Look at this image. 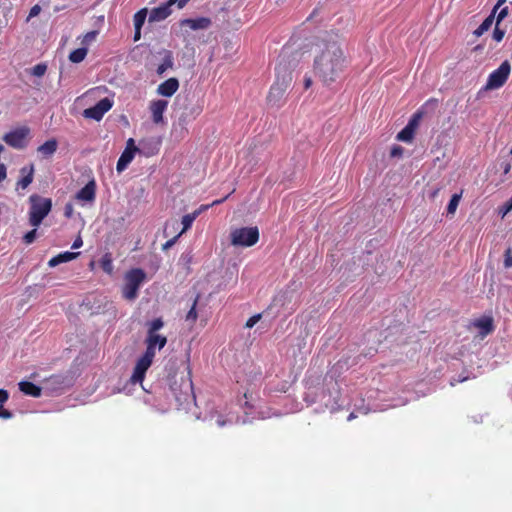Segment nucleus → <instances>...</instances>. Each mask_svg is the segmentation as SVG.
I'll return each instance as SVG.
<instances>
[{
  "mask_svg": "<svg viewBox=\"0 0 512 512\" xmlns=\"http://www.w3.org/2000/svg\"><path fill=\"white\" fill-rule=\"evenodd\" d=\"M141 38V28H134V41H138Z\"/></svg>",
  "mask_w": 512,
  "mask_h": 512,
  "instance_id": "obj_55",
  "label": "nucleus"
},
{
  "mask_svg": "<svg viewBox=\"0 0 512 512\" xmlns=\"http://www.w3.org/2000/svg\"><path fill=\"white\" fill-rule=\"evenodd\" d=\"M96 36H97V31H90V32L86 33V35L83 38V43L87 44V43L93 41Z\"/></svg>",
  "mask_w": 512,
  "mask_h": 512,
  "instance_id": "obj_45",
  "label": "nucleus"
},
{
  "mask_svg": "<svg viewBox=\"0 0 512 512\" xmlns=\"http://www.w3.org/2000/svg\"><path fill=\"white\" fill-rule=\"evenodd\" d=\"M9 398V394L7 392V390L5 389H0V404H3L4 402H6Z\"/></svg>",
  "mask_w": 512,
  "mask_h": 512,
  "instance_id": "obj_49",
  "label": "nucleus"
},
{
  "mask_svg": "<svg viewBox=\"0 0 512 512\" xmlns=\"http://www.w3.org/2000/svg\"><path fill=\"white\" fill-rule=\"evenodd\" d=\"M172 13V9L166 4L153 8L149 14V22H159L166 19Z\"/></svg>",
  "mask_w": 512,
  "mask_h": 512,
  "instance_id": "obj_15",
  "label": "nucleus"
},
{
  "mask_svg": "<svg viewBox=\"0 0 512 512\" xmlns=\"http://www.w3.org/2000/svg\"><path fill=\"white\" fill-rule=\"evenodd\" d=\"M262 317V314H256L252 317H250L247 322H246V327L247 328H252Z\"/></svg>",
  "mask_w": 512,
  "mask_h": 512,
  "instance_id": "obj_43",
  "label": "nucleus"
},
{
  "mask_svg": "<svg viewBox=\"0 0 512 512\" xmlns=\"http://www.w3.org/2000/svg\"><path fill=\"white\" fill-rule=\"evenodd\" d=\"M311 85H312V79L310 77L305 78V80H304L305 89H308Z\"/></svg>",
  "mask_w": 512,
  "mask_h": 512,
  "instance_id": "obj_57",
  "label": "nucleus"
},
{
  "mask_svg": "<svg viewBox=\"0 0 512 512\" xmlns=\"http://www.w3.org/2000/svg\"><path fill=\"white\" fill-rule=\"evenodd\" d=\"M482 47L480 45L476 46L475 49L476 50H480Z\"/></svg>",
  "mask_w": 512,
  "mask_h": 512,
  "instance_id": "obj_61",
  "label": "nucleus"
},
{
  "mask_svg": "<svg viewBox=\"0 0 512 512\" xmlns=\"http://www.w3.org/2000/svg\"><path fill=\"white\" fill-rule=\"evenodd\" d=\"M474 326L480 329L481 337H486L494 330L493 318L482 317L474 322Z\"/></svg>",
  "mask_w": 512,
  "mask_h": 512,
  "instance_id": "obj_19",
  "label": "nucleus"
},
{
  "mask_svg": "<svg viewBox=\"0 0 512 512\" xmlns=\"http://www.w3.org/2000/svg\"><path fill=\"white\" fill-rule=\"evenodd\" d=\"M145 343L151 344L156 349L161 350L167 344V337L160 334H147Z\"/></svg>",
  "mask_w": 512,
  "mask_h": 512,
  "instance_id": "obj_24",
  "label": "nucleus"
},
{
  "mask_svg": "<svg viewBox=\"0 0 512 512\" xmlns=\"http://www.w3.org/2000/svg\"><path fill=\"white\" fill-rule=\"evenodd\" d=\"M101 268L104 272L111 274L113 271V264L110 256L108 254H105L101 259Z\"/></svg>",
  "mask_w": 512,
  "mask_h": 512,
  "instance_id": "obj_32",
  "label": "nucleus"
},
{
  "mask_svg": "<svg viewBox=\"0 0 512 512\" xmlns=\"http://www.w3.org/2000/svg\"><path fill=\"white\" fill-rule=\"evenodd\" d=\"M182 27H189L192 30H205L208 29L211 26V20L207 17H200L196 19H183L181 21Z\"/></svg>",
  "mask_w": 512,
  "mask_h": 512,
  "instance_id": "obj_13",
  "label": "nucleus"
},
{
  "mask_svg": "<svg viewBox=\"0 0 512 512\" xmlns=\"http://www.w3.org/2000/svg\"><path fill=\"white\" fill-rule=\"evenodd\" d=\"M467 379H468L467 377H463V378H460V379L458 380V382H464V381H466Z\"/></svg>",
  "mask_w": 512,
  "mask_h": 512,
  "instance_id": "obj_60",
  "label": "nucleus"
},
{
  "mask_svg": "<svg viewBox=\"0 0 512 512\" xmlns=\"http://www.w3.org/2000/svg\"><path fill=\"white\" fill-rule=\"evenodd\" d=\"M275 1H276V3H279L281 0H275Z\"/></svg>",
  "mask_w": 512,
  "mask_h": 512,
  "instance_id": "obj_62",
  "label": "nucleus"
},
{
  "mask_svg": "<svg viewBox=\"0 0 512 512\" xmlns=\"http://www.w3.org/2000/svg\"><path fill=\"white\" fill-rule=\"evenodd\" d=\"M147 334H158L157 331L164 326V322L161 318H156L147 324Z\"/></svg>",
  "mask_w": 512,
  "mask_h": 512,
  "instance_id": "obj_31",
  "label": "nucleus"
},
{
  "mask_svg": "<svg viewBox=\"0 0 512 512\" xmlns=\"http://www.w3.org/2000/svg\"><path fill=\"white\" fill-rule=\"evenodd\" d=\"M189 0H168L165 2L171 9L172 6L177 4L178 8H183Z\"/></svg>",
  "mask_w": 512,
  "mask_h": 512,
  "instance_id": "obj_44",
  "label": "nucleus"
},
{
  "mask_svg": "<svg viewBox=\"0 0 512 512\" xmlns=\"http://www.w3.org/2000/svg\"><path fill=\"white\" fill-rule=\"evenodd\" d=\"M228 198V196H225L224 198L222 199H218V200H215L213 201L211 204L209 205H201L197 210H195L193 213H197V217L205 210H207L210 206H214V205H218V204H221L223 203L226 199Z\"/></svg>",
  "mask_w": 512,
  "mask_h": 512,
  "instance_id": "obj_36",
  "label": "nucleus"
},
{
  "mask_svg": "<svg viewBox=\"0 0 512 512\" xmlns=\"http://www.w3.org/2000/svg\"><path fill=\"white\" fill-rule=\"evenodd\" d=\"M461 197H462V193H455L452 195L449 203H448V206H447V214L448 215H454L456 210H457V207L459 205V202L461 200Z\"/></svg>",
  "mask_w": 512,
  "mask_h": 512,
  "instance_id": "obj_28",
  "label": "nucleus"
},
{
  "mask_svg": "<svg viewBox=\"0 0 512 512\" xmlns=\"http://www.w3.org/2000/svg\"><path fill=\"white\" fill-rule=\"evenodd\" d=\"M83 244V241L81 239V237L79 236L77 239L74 240L73 244H72V249H77V248H80Z\"/></svg>",
  "mask_w": 512,
  "mask_h": 512,
  "instance_id": "obj_54",
  "label": "nucleus"
},
{
  "mask_svg": "<svg viewBox=\"0 0 512 512\" xmlns=\"http://www.w3.org/2000/svg\"><path fill=\"white\" fill-rule=\"evenodd\" d=\"M231 244L234 246L250 247L259 240V230L255 227H241L234 229L231 234Z\"/></svg>",
  "mask_w": 512,
  "mask_h": 512,
  "instance_id": "obj_5",
  "label": "nucleus"
},
{
  "mask_svg": "<svg viewBox=\"0 0 512 512\" xmlns=\"http://www.w3.org/2000/svg\"><path fill=\"white\" fill-rule=\"evenodd\" d=\"M72 214V205L71 204H67L65 206V216L66 217H70Z\"/></svg>",
  "mask_w": 512,
  "mask_h": 512,
  "instance_id": "obj_56",
  "label": "nucleus"
},
{
  "mask_svg": "<svg viewBox=\"0 0 512 512\" xmlns=\"http://www.w3.org/2000/svg\"><path fill=\"white\" fill-rule=\"evenodd\" d=\"M12 416V413L9 410L4 409L3 404H0V418L10 419Z\"/></svg>",
  "mask_w": 512,
  "mask_h": 512,
  "instance_id": "obj_46",
  "label": "nucleus"
},
{
  "mask_svg": "<svg viewBox=\"0 0 512 512\" xmlns=\"http://www.w3.org/2000/svg\"><path fill=\"white\" fill-rule=\"evenodd\" d=\"M290 55L286 49H283L278 57V63L275 67L276 81L271 86L267 100L272 106H279L287 89L292 82V70L295 64L289 60Z\"/></svg>",
  "mask_w": 512,
  "mask_h": 512,
  "instance_id": "obj_2",
  "label": "nucleus"
},
{
  "mask_svg": "<svg viewBox=\"0 0 512 512\" xmlns=\"http://www.w3.org/2000/svg\"><path fill=\"white\" fill-rule=\"evenodd\" d=\"M508 13H509L508 7H504L500 10V12L498 13V15L496 17L497 26H499L500 23L507 17Z\"/></svg>",
  "mask_w": 512,
  "mask_h": 512,
  "instance_id": "obj_41",
  "label": "nucleus"
},
{
  "mask_svg": "<svg viewBox=\"0 0 512 512\" xmlns=\"http://www.w3.org/2000/svg\"><path fill=\"white\" fill-rule=\"evenodd\" d=\"M495 19L494 13H490L484 21L479 25V27L473 32L476 37L482 36L486 31L490 29Z\"/></svg>",
  "mask_w": 512,
  "mask_h": 512,
  "instance_id": "obj_25",
  "label": "nucleus"
},
{
  "mask_svg": "<svg viewBox=\"0 0 512 512\" xmlns=\"http://www.w3.org/2000/svg\"><path fill=\"white\" fill-rule=\"evenodd\" d=\"M79 254H80L79 252H70V251L62 252V253L52 257L48 262V266L53 268V267L58 266L59 264L69 262V261L77 258L79 256Z\"/></svg>",
  "mask_w": 512,
  "mask_h": 512,
  "instance_id": "obj_18",
  "label": "nucleus"
},
{
  "mask_svg": "<svg viewBox=\"0 0 512 512\" xmlns=\"http://www.w3.org/2000/svg\"><path fill=\"white\" fill-rule=\"evenodd\" d=\"M155 353H156V348L153 347L151 344H146V351L143 354V356L153 361V358L155 357Z\"/></svg>",
  "mask_w": 512,
  "mask_h": 512,
  "instance_id": "obj_39",
  "label": "nucleus"
},
{
  "mask_svg": "<svg viewBox=\"0 0 512 512\" xmlns=\"http://www.w3.org/2000/svg\"><path fill=\"white\" fill-rule=\"evenodd\" d=\"M511 210H512V197L503 205V207H502L503 215L507 214Z\"/></svg>",
  "mask_w": 512,
  "mask_h": 512,
  "instance_id": "obj_48",
  "label": "nucleus"
},
{
  "mask_svg": "<svg viewBox=\"0 0 512 512\" xmlns=\"http://www.w3.org/2000/svg\"><path fill=\"white\" fill-rule=\"evenodd\" d=\"M57 147V140L53 138L44 142L37 150L43 155V157H50L56 152Z\"/></svg>",
  "mask_w": 512,
  "mask_h": 512,
  "instance_id": "obj_23",
  "label": "nucleus"
},
{
  "mask_svg": "<svg viewBox=\"0 0 512 512\" xmlns=\"http://www.w3.org/2000/svg\"><path fill=\"white\" fill-rule=\"evenodd\" d=\"M181 235L177 234L176 236H174L172 239L168 240L166 243H164L162 245V250L163 251H166L168 249H170L172 246L175 245V243L177 242V240L179 239Z\"/></svg>",
  "mask_w": 512,
  "mask_h": 512,
  "instance_id": "obj_42",
  "label": "nucleus"
},
{
  "mask_svg": "<svg viewBox=\"0 0 512 512\" xmlns=\"http://www.w3.org/2000/svg\"><path fill=\"white\" fill-rule=\"evenodd\" d=\"M170 388L175 399L181 404L187 403L189 400L194 399L193 383L190 377H182L181 383L179 385L175 380L173 383H171Z\"/></svg>",
  "mask_w": 512,
  "mask_h": 512,
  "instance_id": "obj_8",
  "label": "nucleus"
},
{
  "mask_svg": "<svg viewBox=\"0 0 512 512\" xmlns=\"http://www.w3.org/2000/svg\"><path fill=\"white\" fill-rule=\"evenodd\" d=\"M404 148L400 145H394L390 150L391 157H401L403 155Z\"/></svg>",
  "mask_w": 512,
  "mask_h": 512,
  "instance_id": "obj_40",
  "label": "nucleus"
},
{
  "mask_svg": "<svg viewBox=\"0 0 512 512\" xmlns=\"http://www.w3.org/2000/svg\"><path fill=\"white\" fill-rule=\"evenodd\" d=\"M179 88V81L177 78H169L162 82L158 88L157 93L164 97H171Z\"/></svg>",
  "mask_w": 512,
  "mask_h": 512,
  "instance_id": "obj_12",
  "label": "nucleus"
},
{
  "mask_svg": "<svg viewBox=\"0 0 512 512\" xmlns=\"http://www.w3.org/2000/svg\"><path fill=\"white\" fill-rule=\"evenodd\" d=\"M217 423H218V425H219V426H223V425L225 424V421H223V420H218V421H217Z\"/></svg>",
  "mask_w": 512,
  "mask_h": 512,
  "instance_id": "obj_59",
  "label": "nucleus"
},
{
  "mask_svg": "<svg viewBox=\"0 0 512 512\" xmlns=\"http://www.w3.org/2000/svg\"><path fill=\"white\" fill-rule=\"evenodd\" d=\"M505 31L500 29L499 26H497V23L495 24V28L492 34V37L495 41L500 42L504 38Z\"/></svg>",
  "mask_w": 512,
  "mask_h": 512,
  "instance_id": "obj_38",
  "label": "nucleus"
},
{
  "mask_svg": "<svg viewBox=\"0 0 512 512\" xmlns=\"http://www.w3.org/2000/svg\"><path fill=\"white\" fill-rule=\"evenodd\" d=\"M29 223L33 227H38L45 217L50 213L52 201L50 198L42 197L38 194H32L29 197Z\"/></svg>",
  "mask_w": 512,
  "mask_h": 512,
  "instance_id": "obj_3",
  "label": "nucleus"
},
{
  "mask_svg": "<svg viewBox=\"0 0 512 512\" xmlns=\"http://www.w3.org/2000/svg\"><path fill=\"white\" fill-rule=\"evenodd\" d=\"M437 105V99H429L417 112H415L412 115L407 125L413 128L414 131H416L417 127L419 126L420 120L423 118L424 114L427 113L428 111H433L434 109H436Z\"/></svg>",
  "mask_w": 512,
  "mask_h": 512,
  "instance_id": "obj_10",
  "label": "nucleus"
},
{
  "mask_svg": "<svg viewBox=\"0 0 512 512\" xmlns=\"http://www.w3.org/2000/svg\"><path fill=\"white\" fill-rule=\"evenodd\" d=\"M506 2V0H498L496 5L493 7L491 13H494V16L496 15L497 10Z\"/></svg>",
  "mask_w": 512,
  "mask_h": 512,
  "instance_id": "obj_53",
  "label": "nucleus"
},
{
  "mask_svg": "<svg viewBox=\"0 0 512 512\" xmlns=\"http://www.w3.org/2000/svg\"><path fill=\"white\" fill-rule=\"evenodd\" d=\"M355 418V414L354 413H350V415L348 416V421L352 420Z\"/></svg>",
  "mask_w": 512,
  "mask_h": 512,
  "instance_id": "obj_58",
  "label": "nucleus"
},
{
  "mask_svg": "<svg viewBox=\"0 0 512 512\" xmlns=\"http://www.w3.org/2000/svg\"><path fill=\"white\" fill-rule=\"evenodd\" d=\"M197 218V213H190L186 214L182 217L181 223L183 225L182 230L178 233L179 235H182L185 233L190 227L192 226L194 220Z\"/></svg>",
  "mask_w": 512,
  "mask_h": 512,
  "instance_id": "obj_29",
  "label": "nucleus"
},
{
  "mask_svg": "<svg viewBox=\"0 0 512 512\" xmlns=\"http://www.w3.org/2000/svg\"><path fill=\"white\" fill-rule=\"evenodd\" d=\"M501 168L504 174H508L511 170V164L507 161L501 163Z\"/></svg>",
  "mask_w": 512,
  "mask_h": 512,
  "instance_id": "obj_52",
  "label": "nucleus"
},
{
  "mask_svg": "<svg viewBox=\"0 0 512 512\" xmlns=\"http://www.w3.org/2000/svg\"><path fill=\"white\" fill-rule=\"evenodd\" d=\"M511 72V65L508 60L503 61L488 77L485 89L492 90L502 87Z\"/></svg>",
  "mask_w": 512,
  "mask_h": 512,
  "instance_id": "obj_7",
  "label": "nucleus"
},
{
  "mask_svg": "<svg viewBox=\"0 0 512 512\" xmlns=\"http://www.w3.org/2000/svg\"><path fill=\"white\" fill-rule=\"evenodd\" d=\"M113 106V101L105 97L99 100L94 106L89 107L83 111V116L88 119L100 121L104 114L108 112Z\"/></svg>",
  "mask_w": 512,
  "mask_h": 512,
  "instance_id": "obj_9",
  "label": "nucleus"
},
{
  "mask_svg": "<svg viewBox=\"0 0 512 512\" xmlns=\"http://www.w3.org/2000/svg\"><path fill=\"white\" fill-rule=\"evenodd\" d=\"M145 277V272L140 268L130 270L125 277L126 282L123 287V297L130 301L135 300L138 296L140 285Z\"/></svg>",
  "mask_w": 512,
  "mask_h": 512,
  "instance_id": "obj_4",
  "label": "nucleus"
},
{
  "mask_svg": "<svg viewBox=\"0 0 512 512\" xmlns=\"http://www.w3.org/2000/svg\"><path fill=\"white\" fill-rule=\"evenodd\" d=\"M46 70H47V65L45 63H39L31 69L30 73L33 76L42 77L45 74Z\"/></svg>",
  "mask_w": 512,
  "mask_h": 512,
  "instance_id": "obj_33",
  "label": "nucleus"
},
{
  "mask_svg": "<svg viewBox=\"0 0 512 512\" xmlns=\"http://www.w3.org/2000/svg\"><path fill=\"white\" fill-rule=\"evenodd\" d=\"M168 106V101L166 100H156L153 101L150 105V110L152 113V120L154 123L159 124L163 122V113Z\"/></svg>",
  "mask_w": 512,
  "mask_h": 512,
  "instance_id": "obj_14",
  "label": "nucleus"
},
{
  "mask_svg": "<svg viewBox=\"0 0 512 512\" xmlns=\"http://www.w3.org/2000/svg\"><path fill=\"white\" fill-rule=\"evenodd\" d=\"M415 131L413 128L406 125L396 136L398 141L409 143L414 138Z\"/></svg>",
  "mask_w": 512,
  "mask_h": 512,
  "instance_id": "obj_26",
  "label": "nucleus"
},
{
  "mask_svg": "<svg viewBox=\"0 0 512 512\" xmlns=\"http://www.w3.org/2000/svg\"><path fill=\"white\" fill-rule=\"evenodd\" d=\"M19 390L23 392L25 395L32 397H40L42 393V389L40 386L34 384L30 381H21L19 384Z\"/></svg>",
  "mask_w": 512,
  "mask_h": 512,
  "instance_id": "obj_20",
  "label": "nucleus"
},
{
  "mask_svg": "<svg viewBox=\"0 0 512 512\" xmlns=\"http://www.w3.org/2000/svg\"><path fill=\"white\" fill-rule=\"evenodd\" d=\"M198 299H199V296H197L190 308V310L188 311L187 315H186V320L187 321H190V322H195L196 319H197V311H196V306H197V302H198Z\"/></svg>",
  "mask_w": 512,
  "mask_h": 512,
  "instance_id": "obj_34",
  "label": "nucleus"
},
{
  "mask_svg": "<svg viewBox=\"0 0 512 512\" xmlns=\"http://www.w3.org/2000/svg\"><path fill=\"white\" fill-rule=\"evenodd\" d=\"M134 156H135V154H134L133 149H131V148L125 149L117 161V165H116L117 172L121 173L122 171H124L128 167V165L131 163Z\"/></svg>",
  "mask_w": 512,
  "mask_h": 512,
  "instance_id": "obj_21",
  "label": "nucleus"
},
{
  "mask_svg": "<svg viewBox=\"0 0 512 512\" xmlns=\"http://www.w3.org/2000/svg\"><path fill=\"white\" fill-rule=\"evenodd\" d=\"M504 268L509 269L512 267V249L508 247L504 252Z\"/></svg>",
  "mask_w": 512,
  "mask_h": 512,
  "instance_id": "obj_37",
  "label": "nucleus"
},
{
  "mask_svg": "<svg viewBox=\"0 0 512 512\" xmlns=\"http://www.w3.org/2000/svg\"><path fill=\"white\" fill-rule=\"evenodd\" d=\"M6 175H7L6 166L3 163H1L0 164V182L6 178Z\"/></svg>",
  "mask_w": 512,
  "mask_h": 512,
  "instance_id": "obj_50",
  "label": "nucleus"
},
{
  "mask_svg": "<svg viewBox=\"0 0 512 512\" xmlns=\"http://www.w3.org/2000/svg\"><path fill=\"white\" fill-rule=\"evenodd\" d=\"M152 362V360L144 356L140 357L134 367V371L131 376V381L133 383L142 382L145 377V373L151 366Z\"/></svg>",
  "mask_w": 512,
  "mask_h": 512,
  "instance_id": "obj_11",
  "label": "nucleus"
},
{
  "mask_svg": "<svg viewBox=\"0 0 512 512\" xmlns=\"http://www.w3.org/2000/svg\"><path fill=\"white\" fill-rule=\"evenodd\" d=\"M510 155H512V149L510 150Z\"/></svg>",
  "mask_w": 512,
  "mask_h": 512,
  "instance_id": "obj_63",
  "label": "nucleus"
},
{
  "mask_svg": "<svg viewBox=\"0 0 512 512\" xmlns=\"http://www.w3.org/2000/svg\"><path fill=\"white\" fill-rule=\"evenodd\" d=\"M41 11V8L39 5H34L31 9H30V12H29V16L28 18H32V17H35L37 16Z\"/></svg>",
  "mask_w": 512,
  "mask_h": 512,
  "instance_id": "obj_47",
  "label": "nucleus"
},
{
  "mask_svg": "<svg viewBox=\"0 0 512 512\" xmlns=\"http://www.w3.org/2000/svg\"><path fill=\"white\" fill-rule=\"evenodd\" d=\"M87 52L88 50L85 47L77 48L69 54V60L72 63H80L85 59Z\"/></svg>",
  "mask_w": 512,
  "mask_h": 512,
  "instance_id": "obj_27",
  "label": "nucleus"
},
{
  "mask_svg": "<svg viewBox=\"0 0 512 512\" xmlns=\"http://www.w3.org/2000/svg\"><path fill=\"white\" fill-rule=\"evenodd\" d=\"M30 132L28 126H20L4 134L2 140L10 147L22 150L28 144Z\"/></svg>",
  "mask_w": 512,
  "mask_h": 512,
  "instance_id": "obj_6",
  "label": "nucleus"
},
{
  "mask_svg": "<svg viewBox=\"0 0 512 512\" xmlns=\"http://www.w3.org/2000/svg\"><path fill=\"white\" fill-rule=\"evenodd\" d=\"M146 17L147 9L144 8L136 12L133 17L134 28H142L143 24L145 23Z\"/></svg>",
  "mask_w": 512,
  "mask_h": 512,
  "instance_id": "obj_30",
  "label": "nucleus"
},
{
  "mask_svg": "<svg viewBox=\"0 0 512 512\" xmlns=\"http://www.w3.org/2000/svg\"><path fill=\"white\" fill-rule=\"evenodd\" d=\"M160 54H163L162 63L158 66L156 72L158 75H162L166 72L167 69L172 68L174 61H173V54L170 50L163 49Z\"/></svg>",
  "mask_w": 512,
  "mask_h": 512,
  "instance_id": "obj_22",
  "label": "nucleus"
},
{
  "mask_svg": "<svg viewBox=\"0 0 512 512\" xmlns=\"http://www.w3.org/2000/svg\"><path fill=\"white\" fill-rule=\"evenodd\" d=\"M20 173L22 178L17 182V187L21 189H26L32 182L34 178V165L30 164L29 166H24L20 169Z\"/></svg>",
  "mask_w": 512,
  "mask_h": 512,
  "instance_id": "obj_17",
  "label": "nucleus"
},
{
  "mask_svg": "<svg viewBox=\"0 0 512 512\" xmlns=\"http://www.w3.org/2000/svg\"><path fill=\"white\" fill-rule=\"evenodd\" d=\"M36 237H37V229L35 227L34 229H32V230L28 231L26 234H24L22 239L26 245H29L35 241Z\"/></svg>",
  "mask_w": 512,
  "mask_h": 512,
  "instance_id": "obj_35",
  "label": "nucleus"
},
{
  "mask_svg": "<svg viewBox=\"0 0 512 512\" xmlns=\"http://www.w3.org/2000/svg\"><path fill=\"white\" fill-rule=\"evenodd\" d=\"M318 46L319 53L314 59V73L328 86L340 79L346 66V57L341 44L332 36L323 38Z\"/></svg>",
  "mask_w": 512,
  "mask_h": 512,
  "instance_id": "obj_1",
  "label": "nucleus"
},
{
  "mask_svg": "<svg viewBox=\"0 0 512 512\" xmlns=\"http://www.w3.org/2000/svg\"><path fill=\"white\" fill-rule=\"evenodd\" d=\"M131 148L134 150V154L138 151V148L135 146V142L132 138H129L127 141V145L125 149Z\"/></svg>",
  "mask_w": 512,
  "mask_h": 512,
  "instance_id": "obj_51",
  "label": "nucleus"
},
{
  "mask_svg": "<svg viewBox=\"0 0 512 512\" xmlns=\"http://www.w3.org/2000/svg\"><path fill=\"white\" fill-rule=\"evenodd\" d=\"M95 191H96V184H95L94 180L89 181L83 188H81L77 192L76 198L78 200L92 202L95 199Z\"/></svg>",
  "mask_w": 512,
  "mask_h": 512,
  "instance_id": "obj_16",
  "label": "nucleus"
}]
</instances>
